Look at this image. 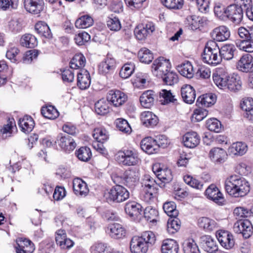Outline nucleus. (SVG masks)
I'll return each mask as SVG.
<instances>
[{
  "instance_id": "nucleus-1",
  "label": "nucleus",
  "mask_w": 253,
  "mask_h": 253,
  "mask_svg": "<svg viewBox=\"0 0 253 253\" xmlns=\"http://www.w3.org/2000/svg\"><path fill=\"white\" fill-rule=\"evenodd\" d=\"M225 188L226 192L234 197H243L250 191L248 181L237 175H231L226 180Z\"/></svg>"
},
{
  "instance_id": "nucleus-2",
  "label": "nucleus",
  "mask_w": 253,
  "mask_h": 253,
  "mask_svg": "<svg viewBox=\"0 0 253 253\" xmlns=\"http://www.w3.org/2000/svg\"><path fill=\"white\" fill-rule=\"evenodd\" d=\"M155 241V235L152 232H144L141 236L132 237L130 243V251L132 253H146Z\"/></svg>"
},
{
  "instance_id": "nucleus-3",
  "label": "nucleus",
  "mask_w": 253,
  "mask_h": 253,
  "mask_svg": "<svg viewBox=\"0 0 253 253\" xmlns=\"http://www.w3.org/2000/svg\"><path fill=\"white\" fill-rule=\"evenodd\" d=\"M219 52V47L216 42L210 41L207 42L205 47L202 55L203 59L209 64L216 65L221 61Z\"/></svg>"
},
{
  "instance_id": "nucleus-4",
  "label": "nucleus",
  "mask_w": 253,
  "mask_h": 253,
  "mask_svg": "<svg viewBox=\"0 0 253 253\" xmlns=\"http://www.w3.org/2000/svg\"><path fill=\"white\" fill-rule=\"evenodd\" d=\"M238 34L244 39L239 45L240 49L247 52H253V28L240 27L238 29Z\"/></svg>"
},
{
  "instance_id": "nucleus-5",
  "label": "nucleus",
  "mask_w": 253,
  "mask_h": 253,
  "mask_svg": "<svg viewBox=\"0 0 253 253\" xmlns=\"http://www.w3.org/2000/svg\"><path fill=\"white\" fill-rule=\"evenodd\" d=\"M129 197V193L124 187L117 185L112 187L107 194V199L116 203L123 202Z\"/></svg>"
},
{
  "instance_id": "nucleus-6",
  "label": "nucleus",
  "mask_w": 253,
  "mask_h": 253,
  "mask_svg": "<svg viewBox=\"0 0 253 253\" xmlns=\"http://www.w3.org/2000/svg\"><path fill=\"white\" fill-rule=\"evenodd\" d=\"M224 16L235 24L240 23L243 17L242 5L233 4L223 8Z\"/></svg>"
},
{
  "instance_id": "nucleus-7",
  "label": "nucleus",
  "mask_w": 253,
  "mask_h": 253,
  "mask_svg": "<svg viewBox=\"0 0 253 253\" xmlns=\"http://www.w3.org/2000/svg\"><path fill=\"white\" fill-rule=\"evenodd\" d=\"M170 64L169 60L160 57L154 60L152 66V72L154 75L160 78L169 71L170 69Z\"/></svg>"
},
{
  "instance_id": "nucleus-8",
  "label": "nucleus",
  "mask_w": 253,
  "mask_h": 253,
  "mask_svg": "<svg viewBox=\"0 0 253 253\" xmlns=\"http://www.w3.org/2000/svg\"><path fill=\"white\" fill-rule=\"evenodd\" d=\"M198 243L200 248L206 252L214 253L218 251V246L216 240L210 235L201 236Z\"/></svg>"
},
{
  "instance_id": "nucleus-9",
  "label": "nucleus",
  "mask_w": 253,
  "mask_h": 253,
  "mask_svg": "<svg viewBox=\"0 0 253 253\" xmlns=\"http://www.w3.org/2000/svg\"><path fill=\"white\" fill-rule=\"evenodd\" d=\"M233 230L236 233H242L243 237L247 239L252 235L253 228L249 220L240 219L234 223Z\"/></svg>"
},
{
  "instance_id": "nucleus-10",
  "label": "nucleus",
  "mask_w": 253,
  "mask_h": 253,
  "mask_svg": "<svg viewBox=\"0 0 253 253\" xmlns=\"http://www.w3.org/2000/svg\"><path fill=\"white\" fill-rule=\"evenodd\" d=\"M155 30V27L152 22L141 24L137 25L134 30V35L138 40H144L151 35Z\"/></svg>"
},
{
  "instance_id": "nucleus-11",
  "label": "nucleus",
  "mask_w": 253,
  "mask_h": 253,
  "mask_svg": "<svg viewBox=\"0 0 253 253\" xmlns=\"http://www.w3.org/2000/svg\"><path fill=\"white\" fill-rule=\"evenodd\" d=\"M207 197L219 206L225 205L226 200L218 188L214 184L210 185L205 191Z\"/></svg>"
},
{
  "instance_id": "nucleus-12",
  "label": "nucleus",
  "mask_w": 253,
  "mask_h": 253,
  "mask_svg": "<svg viewBox=\"0 0 253 253\" xmlns=\"http://www.w3.org/2000/svg\"><path fill=\"white\" fill-rule=\"evenodd\" d=\"M116 67L115 59L111 55L108 54L105 60L99 65L98 70L100 74L107 76L114 73Z\"/></svg>"
},
{
  "instance_id": "nucleus-13",
  "label": "nucleus",
  "mask_w": 253,
  "mask_h": 253,
  "mask_svg": "<svg viewBox=\"0 0 253 253\" xmlns=\"http://www.w3.org/2000/svg\"><path fill=\"white\" fill-rule=\"evenodd\" d=\"M139 174L135 168L129 169L125 171L123 175L124 184L129 188L133 189L138 183Z\"/></svg>"
},
{
  "instance_id": "nucleus-14",
  "label": "nucleus",
  "mask_w": 253,
  "mask_h": 253,
  "mask_svg": "<svg viewBox=\"0 0 253 253\" xmlns=\"http://www.w3.org/2000/svg\"><path fill=\"white\" fill-rule=\"evenodd\" d=\"M56 143L65 151H73L76 147L74 140L68 134H59L56 139Z\"/></svg>"
},
{
  "instance_id": "nucleus-15",
  "label": "nucleus",
  "mask_w": 253,
  "mask_h": 253,
  "mask_svg": "<svg viewBox=\"0 0 253 253\" xmlns=\"http://www.w3.org/2000/svg\"><path fill=\"white\" fill-rule=\"evenodd\" d=\"M126 94L119 90H110L107 96L108 102H111L114 106L118 107L122 105L127 100Z\"/></svg>"
},
{
  "instance_id": "nucleus-16",
  "label": "nucleus",
  "mask_w": 253,
  "mask_h": 253,
  "mask_svg": "<svg viewBox=\"0 0 253 253\" xmlns=\"http://www.w3.org/2000/svg\"><path fill=\"white\" fill-rule=\"evenodd\" d=\"M119 157L122 159V164L125 166L136 165L140 160L137 153L132 150H125L119 153Z\"/></svg>"
},
{
  "instance_id": "nucleus-17",
  "label": "nucleus",
  "mask_w": 253,
  "mask_h": 253,
  "mask_svg": "<svg viewBox=\"0 0 253 253\" xmlns=\"http://www.w3.org/2000/svg\"><path fill=\"white\" fill-rule=\"evenodd\" d=\"M24 6L27 12L38 14L43 10L44 2L43 0H24Z\"/></svg>"
},
{
  "instance_id": "nucleus-18",
  "label": "nucleus",
  "mask_w": 253,
  "mask_h": 253,
  "mask_svg": "<svg viewBox=\"0 0 253 253\" xmlns=\"http://www.w3.org/2000/svg\"><path fill=\"white\" fill-rule=\"evenodd\" d=\"M216 238L220 245L226 249H231L235 245L233 236L227 231H218Z\"/></svg>"
},
{
  "instance_id": "nucleus-19",
  "label": "nucleus",
  "mask_w": 253,
  "mask_h": 253,
  "mask_svg": "<svg viewBox=\"0 0 253 253\" xmlns=\"http://www.w3.org/2000/svg\"><path fill=\"white\" fill-rule=\"evenodd\" d=\"M237 68L243 72H253V57L249 53L243 55L237 63Z\"/></svg>"
},
{
  "instance_id": "nucleus-20",
  "label": "nucleus",
  "mask_w": 253,
  "mask_h": 253,
  "mask_svg": "<svg viewBox=\"0 0 253 253\" xmlns=\"http://www.w3.org/2000/svg\"><path fill=\"white\" fill-rule=\"evenodd\" d=\"M156 181L150 175H146L143 179V184L145 185L144 198L147 201L151 200L154 197V193L155 191V186Z\"/></svg>"
},
{
  "instance_id": "nucleus-21",
  "label": "nucleus",
  "mask_w": 253,
  "mask_h": 253,
  "mask_svg": "<svg viewBox=\"0 0 253 253\" xmlns=\"http://www.w3.org/2000/svg\"><path fill=\"white\" fill-rule=\"evenodd\" d=\"M230 36L229 29L224 26H221L215 28L211 33V36L213 41L224 42L228 39Z\"/></svg>"
},
{
  "instance_id": "nucleus-22",
  "label": "nucleus",
  "mask_w": 253,
  "mask_h": 253,
  "mask_svg": "<svg viewBox=\"0 0 253 253\" xmlns=\"http://www.w3.org/2000/svg\"><path fill=\"white\" fill-rule=\"evenodd\" d=\"M227 154L226 152L222 148L214 147L212 148L209 152V157L214 163H223L227 158Z\"/></svg>"
},
{
  "instance_id": "nucleus-23",
  "label": "nucleus",
  "mask_w": 253,
  "mask_h": 253,
  "mask_svg": "<svg viewBox=\"0 0 253 253\" xmlns=\"http://www.w3.org/2000/svg\"><path fill=\"white\" fill-rule=\"evenodd\" d=\"M77 85L82 90L88 88L90 85L91 79L89 72L84 69H82L77 73Z\"/></svg>"
},
{
  "instance_id": "nucleus-24",
  "label": "nucleus",
  "mask_w": 253,
  "mask_h": 253,
  "mask_svg": "<svg viewBox=\"0 0 253 253\" xmlns=\"http://www.w3.org/2000/svg\"><path fill=\"white\" fill-rule=\"evenodd\" d=\"M125 210L127 214L134 219L141 214L142 207L138 203L135 201H131L126 204Z\"/></svg>"
},
{
  "instance_id": "nucleus-25",
  "label": "nucleus",
  "mask_w": 253,
  "mask_h": 253,
  "mask_svg": "<svg viewBox=\"0 0 253 253\" xmlns=\"http://www.w3.org/2000/svg\"><path fill=\"white\" fill-rule=\"evenodd\" d=\"M181 95L183 101L187 104L193 103L196 98L195 90L189 84H185L181 87Z\"/></svg>"
},
{
  "instance_id": "nucleus-26",
  "label": "nucleus",
  "mask_w": 253,
  "mask_h": 253,
  "mask_svg": "<svg viewBox=\"0 0 253 253\" xmlns=\"http://www.w3.org/2000/svg\"><path fill=\"white\" fill-rule=\"evenodd\" d=\"M107 231L114 239H121L126 235V230L119 223L110 224L107 227Z\"/></svg>"
},
{
  "instance_id": "nucleus-27",
  "label": "nucleus",
  "mask_w": 253,
  "mask_h": 253,
  "mask_svg": "<svg viewBox=\"0 0 253 253\" xmlns=\"http://www.w3.org/2000/svg\"><path fill=\"white\" fill-rule=\"evenodd\" d=\"M141 149L148 154H152L157 152L159 146L155 142V139L151 137L145 138L140 143Z\"/></svg>"
},
{
  "instance_id": "nucleus-28",
  "label": "nucleus",
  "mask_w": 253,
  "mask_h": 253,
  "mask_svg": "<svg viewBox=\"0 0 253 253\" xmlns=\"http://www.w3.org/2000/svg\"><path fill=\"white\" fill-rule=\"evenodd\" d=\"M200 141L199 135L194 131L188 132L183 137L184 146L190 148L196 147L199 144Z\"/></svg>"
},
{
  "instance_id": "nucleus-29",
  "label": "nucleus",
  "mask_w": 253,
  "mask_h": 253,
  "mask_svg": "<svg viewBox=\"0 0 253 253\" xmlns=\"http://www.w3.org/2000/svg\"><path fill=\"white\" fill-rule=\"evenodd\" d=\"M140 119L142 124L146 127H153L158 123V117L150 111L141 113Z\"/></svg>"
},
{
  "instance_id": "nucleus-30",
  "label": "nucleus",
  "mask_w": 253,
  "mask_h": 253,
  "mask_svg": "<svg viewBox=\"0 0 253 253\" xmlns=\"http://www.w3.org/2000/svg\"><path fill=\"white\" fill-rule=\"evenodd\" d=\"M73 188L76 195L85 196L89 191L87 184L80 178L73 180Z\"/></svg>"
},
{
  "instance_id": "nucleus-31",
  "label": "nucleus",
  "mask_w": 253,
  "mask_h": 253,
  "mask_svg": "<svg viewBox=\"0 0 253 253\" xmlns=\"http://www.w3.org/2000/svg\"><path fill=\"white\" fill-rule=\"evenodd\" d=\"M178 251L179 245L175 240L167 239L163 241L161 246L162 253H178Z\"/></svg>"
},
{
  "instance_id": "nucleus-32",
  "label": "nucleus",
  "mask_w": 253,
  "mask_h": 253,
  "mask_svg": "<svg viewBox=\"0 0 253 253\" xmlns=\"http://www.w3.org/2000/svg\"><path fill=\"white\" fill-rule=\"evenodd\" d=\"M34 121L28 115L25 116L23 118L19 119L18 125L21 130L25 133L31 132L34 127Z\"/></svg>"
},
{
  "instance_id": "nucleus-33",
  "label": "nucleus",
  "mask_w": 253,
  "mask_h": 253,
  "mask_svg": "<svg viewBox=\"0 0 253 253\" xmlns=\"http://www.w3.org/2000/svg\"><path fill=\"white\" fill-rule=\"evenodd\" d=\"M154 92L149 90L144 92L140 97V102L142 106L146 108H150L154 102Z\"/></svg>"
},
{
  "instance_id": "nucleus-34",
  "label": "nucleus",
  "mask_w": 253,
  "mask_h": 253,
  "mask_svg": "<svg viewBox=\"0 0 253 253\" xmlns=\"http://www.w3.org/2000/svg\"><path fill=\"white\" fill-rule=\"evenodd\" d=\"M153 171L160 180H164L167 182L171 181L172 176L170 169H163L161 168L158 164L153 166Z\"/></svg>"
},
{
  "instance_id": "nucleus-35",
  "label": "nucleus",
  "mask_w": 253,
  "mask_h": 253,
  "mask_svg": "<svg viewBox=\"0 0 253 253\" xmlns=\"http://www.w3.org/2000/svg\"><path fill=\"white\" fill-rule=\"evenodd\" d=\"M216 101V96L214 94L207 93L199 97L196 101L198 106L210 107L213 105Z\"/></svg>"
},
{
  "instance_id": "nucleus-36",
  "label": "nucleus",
  "mask_w": 253,
  "mask_h": 253,
  "mask_svg": "<svg viewBox=\"0 0 253 253\" xmlns=\"http://www.w3.org/2000/svg\"><path fill=\"white\" fill-rule=\"evenodd\" d=\"M219 50L221 59L229 60L233 58L236 51V48L233 44H226L219 48Z\"/></svg>"
},
{
  "instance_id": "nucleus-37",
  "label": "nucleus",
  "mask_w": 253,
  "mask_h": 253,
  "mask_svg": "<svg viewBox=\"0 0 253 253\" xmlns=\"http://www.w3.org/2000/svg\"><path fill=\"white\" fill-rule=\"evenodd\" d=\"M35 29L41 36L49 39H51L52 37L49 27L44 22L40 21L37 23L35 26Z\"/></svg>"
},
{
  "instance_id": "nucleus-38",
  "label": "nucleus",
  "mask_w": 253,
  "mask_h": 253,
  "mask_svg": "<svg viewBox=\"0 0 253 253\" xmlns=\"http://www.w3.org/2000/svg\"><path fill=\"white\" fill-rule=\"evenodd\" d=\"M242 83L240 77L237 75L230 76L227 87L231 92H237L242 89Z\"/></svg>"
},
{
  "instance_id": "nucleus-39",
  "label": "nucleus",
  "mask_w": 253,
  "mask_h": 253,
  "mask_svg": "<svg viewBox=\"0 0 253 253\" xmlns=\"http://www.w3.org/2000/svg\"><path fill=\"white\" fill-rule=\"evenodd\" d=\"M248 150V146L245 143L237 142L234 143L229 149V152L234 155L242 156Z\"/></svg>"
},
{
  "instance_id": "nucleus-40",
  "label": "nucleus",
  "mask_w": 253,
  "mask_h": 253,
  "mask_svg": "<svg viewBox=\"0 0 253 253\" xmlns=\"http://www.w3.org/2000/svg\"><path fill=\"white\" fill-rule=\"evenodd\" d=\"M20 44L22 46L33 48L38 45V41L33 35L27 34L21 37Z\"/></svg>"
},
{
  "instance_id": "nucleus-41",
  "label": "nucleus",
  "mask_w": 253,
  "mask_h": 253,
  "mask_svg": "<svg viewBox=\"0 0 253 253\" xmlns=\"http://www.w3.org/2000/svg\"><path fill=\"white\" fill-rule=\"evenodd\" d=\"M179 73L183 77L191 79L193 77V68L189 61L182 63L177 66Z\"/></svg>"
},
{
  "instance_id": "nucleus-42",
  "label": "nucleus",
  "mask_w": 253,
  "mask_h": 253,
  "mask_svg": "<svg viewBox=\"0 0 253 253\" xmlns=\"http://www.w3.org/2000/svg\"><path fill=\"white\" fill-rule=\"evenodd\" d=\"M95 112L99 115H105L109 113L110 108L107 99L102 98L98 100L94 105Z\"/></svg>"
},
{
  "instance_id": "nucleus-43",
  "label": "nucleus",
  "mask_w": 253,
  "mask_h": 253,
  "mask_svg": "<svg viewBox=\"0 0 253 253\" xmlns=\"http://www.w3.org/2000/svg\"><path fill=\"white\" fill-rule=\"evenodd\" d=\"M214 220L206 217H202L198 220V225L200 228H203L207 231H211L216 227Z\"/></svg>"
},
{
  "instance_id": "nucleus-44",
  "label": "nucleus",
  "mask_w": 253,
  "mask_h": 253,
  "mask_svg": "<svg viewBox=\"0 0 253 253\" xmlns=\"http://www.w3.org/2000/svg\"><path fill=\"white\" fill-rule=\"evenodd\" d=\"M182 247L184 253H201L199 247L193 239L185 240Z\"/></svg>"
},
{
  "instance_id": "nucleus-45",
  "label": "nucleus",
  "mask_w": 253,
  "mask_h": 253,
  "mask_svg": "<svg viewBox=\"0 0 253 253\" xmlns=\"http://www.w3.org/2000/svg\"><path fill=\"white\" fill-rule=\"evenodd\" d=\"M41 113L44 117L50 120L57 118L59 115L57 109L52 105L42 107L41 109Z\"/></svg>"
},
{
  "instance_id": "nucleus-46",
  "label": "nucleus",
  "mask_w": 253,
  "mask_h": 253,
  "mask_svg": "<svg viewBox=\"0 0 253 253\" xmlns=\"http://www.w3.org/2000/svg\"><path fill=\"white\" fill-rule=\"evenodd\" d=\"M138 57L140 62L145 64L150 63L154 58L152 52L145 47L140 49L138 53Z\"/></svg>"
},
{
  "instance_id": "nucleus-47",
  "label": "nucleus",
  "mask_w": 253,
  "mask_h": 253,
  "mask_svg": "<svg viewBox=\"0 0 253 253\" xmlns=\"http://www.w3.org/2000/svg\"><path fill=\"white\" fill-rule=\"evenodd\" d=\"M16 249H24L25 251L33 252L35 250L34 244L29 239L20 238L17 240Z\"/></svg>"
},
{
  "instance_id": "nucleus-48",
  "label": "nucleus",
  "mask_w": 253,
  "mask_h": 253,
  "mask_svg": "<svg viewBox=\"0 0 253 253\" xmlns=\"http://www.w3.org/2000/svg\"><path fill=\"white\" fill-rule=\"evenodd\" d=\"M230 76L225 74L213 75V80L216 85L221 89H226Z\"/></svg>"
},
{
  "instance_id": "nucleus-49",
  "label": "nucleus",
  "mask_w": 253,
  "mask_h": 253,
  "mask_svg": "<svg viewBox=\"0 0 253 253\" xmlns=\"http://www.w3.org/2000/svg\"><path fill=\"white\" fill-rule=\"evenodd\" d=\"M93 23V19L90 16L84 15L76 20L75 26L79 29H85L91 26Z\"/></svg>"
},
{
  "instance_id": "nucleus-50",
  "label": "nucleus",
  "mask_w": 253,
  "mask_h": 253,
  "mask_svg": "<svg viewBox=\"0 0 253 253\" xmlns=\"http://www.w3.org/2000/svg\"><path fill=\"white\" fill-rule=\"evenodd\" d=\"M76 155L78 158L83 162H87L91 157V152L89 148L87 147H82L76 152Z\"/></svg>"
},
{
  "instance_id": "nucleus-51",
  "label": "nucleus",
  "mask_w": 253,
  "mask_h": 253,
  "mask_svg": "<svg viewBox=\"0 0 253 253\" xmlns=\"http://www.w3.org/2000/svg\"><path fill=\"white\" fill-rule=\"evenodd\" d=\"M163 208L165 212L170 217H176L178 214V211L176 209V205L173 202L165 203Z\"/></svg>"
},
{
  "instance_id": "nucleus-52",
  "label": "nucleus",
  "mask_w": 253,
  "mask_h": 253,
  "mask_svg": "<svg viewBox=\"0 0 253 253\" xmlns=\"http://www.w3.org/2000/svg\"><path fill=\"white\" fill-rule=\"evenodd\" d=\"M144 216L147 221L150 222H156L158 216V211L152 207H147L143 212Z\"/></svg>"
},
{
  "instance_id": "nucleus-53",
  "label": "nucleus",
  "mask_w": 253,
  "mask_h": 253,
  "mask_svg": "<svg viewBox=\"0 0 253 253\" xmlns=\"http://www.w3.org/2000/svg\"><path fill=\"white\" fill-rule=\"evenodd\" d=\"M85 58L82 54H76L70 62V68L77 69L85 66Z\"/></svg>"
},
{
  "instance_id": "nucleus-54",
  "label": "nucleus",
  "mask_w": 253,
  "mask_h": 253,
  "mask_svg": "<svg viewBox=\"0 0 253 253\" xmlns=\"http://www.w3.org/2000/svg\"><path fill=\"white\" fill-rule=\"evenodd\" d=\"M162 3L170 9L179 10L184 5V0H161Z\"/></svg>"
},
{
  "instance_id": "nucleus-55",
  "label": "nucleus",
  "mask_w": 253,
  "mask_h": 253,
  "mask_svg": "<svg viewBox=\"0 0 253 253\" xmlns=\"http://www.w3.org/2000/svg\"><path fill=\"white\" fill-rule=\"evenodd\" d=\"M160 78L167 85H172L178 82V76L176 73L170 70L164 75V77Z\"/></svg>"
},
{
  "instance_id": "nucleus-56",
  "label": "nucleus",
  "mask_w": 253,
  "mask_h": 253,
  "mask_svg": "<svg viewBox=\"0 0 253 253\" xmlns=\"http://www.w3.org/2000/svg\"><path fill=\"white\" fill-rule=\"evenodd\" d=\"M92 136L94 139L99 142H104L108 138V135L106 130L101 128H95Z\"/></svg>"
},
{
  "instance_id": "nucleus-57",
  "label": "nucleus",
  "mask_w": 253,
  "mask_h": 253,
  "mask_svg": "<svg viewBox=\"0 0 253 253\" xmlns=\"http://www.w3.org/2000/svg\"><path fill=\"white\" fill-rule=\"evenodd\" d=\"M206 126L210 131L215 132H219L222 128L220 122L215 118L208 120L206 123Z\"/></svg>"
},
{
  "instance_id": "nucleus-58",
  "label": "nucleus",
  "mask_w": 253,
  "mask_h": 253,
  "mask_svg": "<svg viewBox=\"0 0 253 253\" xmlns=\"http://www.w3.org/2000/svg\"><path fill=\"white\" fill-rule=\"evenodd\" d=\"M134 70V65L133 63H126L121 68L120 76L123 79L129 77Z\"/></svg>"
},
{
  "instance_id": "nucleus-59",
  "label": "nucleus",
  "mask_w": 253,
  "mask_h": 253,
  "mask_svg": "<svg viewBox=\"0 0 253 253\" xmlns=\"http://www.w3.org/2000/svg\"><path fill=\"white\" fill-rule=\"evenodd\" d=\"M116 125L117 128L125 133H128L131 131V127L127 121L122 118H119L116 120Z\"/></svg>"
},
{
  "instance_id": "nucleus-60",
  "label": "nucleus",
  "mask_w": 253,
  "mask_h": 253,
  "mask_svg": "<svg viewBox=\"0 0 253 253\" xmlns=\"http://www.w3.org/2000/svg\"><path fill=\"white\" fill-rule=\"evenodd\" d=\"M184 182L190 186L198 189H202L203 187V183L199 180L193 178L190 175H185L183 177Z\"/></svg>"
},
{
  "instance_id": "nucleus-61",
  "label": "nucleus",
  "mask_w": 253,
  "mask_h": 253,
  "mask_svg": "<svg viewBox=\"0 0 253 253\" xmlns=\"http://www.w3.org/2000/svg\"><path fill=\"white\" fill-rule=\"evenodd\" d=\"M107 25L110 30L118 31L121 28V24L118 18L116 17H109Z\"/></svg>"
},
{
  "instance_id": "nucleus-62",
  "label": "nucleus",
  "mask_w": 253,
  "mask_h": 253,
  "mask_svg": "<svg viewBox=\"0 0 253 253\" xmlns=\"http://www.w3.org/2000/svg\"><path fill=\"white\" fill-rule=\"evenodd\" d=\"M90 35L86 32H84L79 33L76 36L75 41L76 43L79 45H82L90 40Z\"/></svg>"
},
{
  "instance_id": "nucleus-63",
  "label": "nucleus",
  "mask_w": 253,
  "mask_h": 253,
  "mask_svg": "<svg viewBox=\"0 0 253 253\" xmlns=\"http://www.w3.org/2000/svg\"><path fill=\"white\" fill-rule=\"evenodd\" d=\"M91 253H108V249L106 244L99 243L91 247Z\"/></svg>"
},
{
  "instance_id": "nucleus-64",
  "label": "nucleus",
  "mask_w": 253,
  "mask_h": 253,
  "mask_svg": "<svg viewBox=\"0 0 253 253\" xmlns=\"http://www.w3.org/2000/svg\"><path fill=\"white\" fill-rule=\"evenodd\" d=\"M240 106L245 113L249 112L253 109V99L251 97L243 99L240 103Z\"/></svg>"
}]
</instances>
